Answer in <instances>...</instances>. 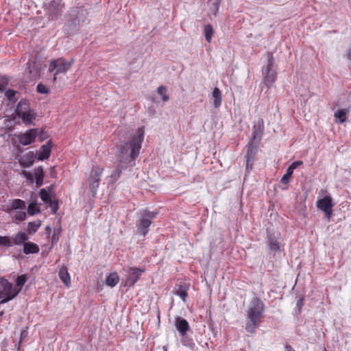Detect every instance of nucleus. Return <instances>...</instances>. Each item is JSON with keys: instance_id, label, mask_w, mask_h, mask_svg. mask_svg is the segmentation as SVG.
Instances as JSON below:
<instances>
[{"instance_id": "41", "label": "nucleus", "mask_w": 351, "mask_h": 351, "mask_svg": "<svg viewBox=\"0 0 351 351\" xmlns=\"http://www.w3.org/2000/svg\"><path fill=\"white\" fill-rule=\"evenodd\" d=\"M14 218L20 221H24L26 218V213L24 210H20L16 213Z\"/></svg>"}, {"instance_id": "3", "label": "nucleus", "mask_w": 351, "mask_h": 351, "mask_svg": "<svg viewBox=\"0 0 351 351\" xmlns=\"http://www.w3.org/2000/svg\"><path fill=\"white\" fill-rule=\"evenodd\" d=\"M20 292V289L13 287L8 280L0 278V304L8 302L14 299Z\"/></svg>"}, {"instance_id": "38", "label": "nucleus", "mask_w": 351, "mask_h": 351, "mask_svg": "<svg viewBox=\"0 0 351 351\" xmlns=\"http://www.w3.org/2000/svg\"><path fill=\"white\" fill-rule=\"evenodd\" d=\"M158 215V212L156 211H149L148 210H145L142 214L145 217H147L151 221L152 219H154Z\"/></svg>"}, {"instance_id": "20", "label": "nucleus", "mask_w": 351, "mask_h": 351, "mask_svg": "<svg viewBox=\"0 0 351 351\" xmlns=\"http://www.w3.org/2000/svg\"><path fill=\"white\" fill-rule=\"evenodd\" d=\"M39 252V247L32 242H25L23 245V252L25 254H36Z\"/></svg>"}, {"instance_id": "48", "label": "nucleus", "mask_w": 351, "mask_h": 351, "mask_svg": "<svg viewBox=\"0 0 351 351\" xmlns=\"http://www.w3.org/2000/svg\"><path fill=\"white\" fill-rule=\"evenodd\" d=\"M347 57H348V59L351 60V49L348 50V51H347Z\"/></svg>"}, {"instance_id": "51", "label": "nucleus", "mask_w": 351, "mask_h": 351, "mask_svg": "<svg viewBox=\"0 0 351 351\" xmlns=\"http://www.w3.org/2000/svg\"><path fill=\"white\" fill-rule=\"evenodd\" d=\"M324 351H327L326 350H324Z\"/></svg>"}, {"instance_id": "22", "label": "nucleus", "mask_w": 351, "mask_h": 351, "mask_svg": "<svg viewBox=\"0 0 351 351\" xmlns=\"http://www.w3.org/2000/svg\"><path fill=\"white\" fill-rule=\"evenodd\" d=\"M23 122L27 124H31L36 119V114L33 110H28L26 112L23 113L20 117Z\"/></svg>"}, {"instance_id": "16", "label": "nucleus", "mask_w": 351, "mask_h": 351, "mask_svg": "<svg viewBox=\"0 0 351 351\" xmlns=\"http://www.w3.org/2000/svg\"><path fill=\"white\" fill-rule=\"evenodd\" d=\"M175 326L181 335H184L189 330L188 322L181 317H177L176 318Z\"/></svg>"}, {"instance_id": "5", "label": "nucleus", "mask_w": 351, "mask_h": 351, "mask_svg": "<svg viewBox=\"0 0 351 351\" xmlns=\"http://www.w3.org/2000/svg\"><path fill=\"white\" fill-rule=\"evenodd\" d=\"M104 169L99 166L93 167L87 178V182L93 196L97 194Z\"/></svg>"}, {"instance_id": "6", "label": "nucleus", "mask_w": 351, "mask_h": 351, "mask_svg": "<svg viewBox=\"0 0 351 351\" xmlns=\"http://www.w3.org/2000/svg\"><path fill=\"white\" fill-rule=\"evenodd\" d=\"M83 12L84 10L79 8H73L69 11V19L64 26L67 34H70L80 24Z\"/></svg>"}, {"instance_id": "12", "label": "nucleus", "mask_w": 351, "mask_h": 351, "mask_svg": "<svg viewBox=\"0 0 351 351\" xmlns=\"http://www.w3.org/2000/svg\"><path fill=\"white\" fill-rule=\"evenodd\" d=\"M38 134V129H31L19 137V143L23 145H28L33 143Z\"/></svg>"}, {"instance_id": "1", "label": "nucleus", "mask_w": 351, "mask_h": 351, "mask_svg": "<svg viewBox=\"0 0 351 351\" xmlns=\"http://www.w3.org/2000/svg\"><path fill=\"white\" fill-rule=\"evenodd\" d=\"M143 138L144 130L139 128L131 140L117 145L115 154L117 168L110 175V182L114 183L119 178L122 170L135 165V160L139 155Z\"/></svg>"}, {"instance_id": "43", "label": "nucleus", "mask_w": 351, "mask_h": 351, "mask_svg": "<svg viewBox=\"0 0 351 351\" xmlns=\"http://www.w3.org/2000/svg\"><path fill=\"white\" fill-rule=\"evenodd\" d=\"M49 204H50V206L53 210V213H56L58 210V202L51 200V202H49Z\"/></svg>"}, {"instance_id": "15", "label": "nucleus", "mask_w": 351, "mask_h": 351, "mask_svg": "<svg viewBox=\"0 0 351 351\" xmlns=\"http://www.w3.org/2000/svg\"><path fill=\"white\" fill-rule=\"evenodd\" d=\"M51 147L52 143L51 140L47 141L45 145H42L40 149L36 153L38 156V160H44L47 159L50 156Z\"/></svg>"}, {"instance_id": "31", "label": "nucleus", "mask_w": 351, "mask_h": 351, "mask_svg": "<svg viewBox=\"0 0 351 351\" xmlns=\"http://www.w3.org/2000/svg\"><path fill=\"white\" fill-rule=\"evenodd\" d=\"M40 210L37 206V204L35 202H30L27 207V213L30 215H34L35 214L39 213Z\"/></svg>"}, {"instance_id": "50", "label": "nucleus", "mask_w": 351, "mask_h": 351, "mask_svg": "<svg viewBox=\"0 0 351 351\" xmlns=\"http://www.w3.org/2000/svg\"><path fill=\"white\" fill-rule=\"evenodd\" d=\"M215 5H216L217 10L218 9V3H215Z\"/></svg>"}, {"instance_id": "45", "label": "nucleus", "mask_w": 351, "mask_h": 351, "mask_svg": "<svg viewBox=\"0 0 351 351\" xmlns=\"http://www.w3.org/2000/svg\"><path fill=\"white\" fill-rule=\"evenodd\" d=\"M23 175L29 180L33 181L34 180V176L32 173L27 171H22Z\"/></svg>"}, {"instance_id": "19", "label": "nucleus", "mask_w": 351, "mask_h": 351, "mask_svg": "<svg viewBox=\"0 0 351 351\" xmlns=\"http://www.w3.org/2000/svg\"><path fill=\"white\" fill-rule=\"evenodd\" d=\"M264 130L263 120L261 119L258 121V124L254 125L253 131V139L256 143H258L262 137Z\"/></svg>"}, {"instance_id": "21", "label": "nucleus", "mask_w": 351, "mask_h": 351, "mask_svg": "<svg viewBox=\"0 0 351 351\" xmlns=\"http://www.w3.org/2000/svg\"><path fill=\"white\" fill-rule=\"evenodd\" d=\"M212 95L214 99L213 105L215 108H217L221 105V92L218 88L215 87L213 90Z\"/></svg>"}, {"instance_id": "8", "label": "nucleus", "mask_w": 351, "mask_h": 351, "mask_svg": "<svg viewBox=\"0 0 351 351\" xmlns=\"http://www.w3.org/2000/svg\"><path fill=\"white\" fill-rule=\"evenodd\" d=\"M143 269L137 267H129L126 270V276L125 280V286L129 287H133L135 283L139 280L140 277L144 273Z\"/></svg>"}, {"instance_id": "17", "label": "nucleus", "mask_w": 351, "mask_h": 351, "mask_svg": "<svg viewBox=\"0 0 351 351\" xmlns=\"http://www.w3.org/2000/svg\"><path fill=\"white\" fill-rule=\"evenodd\" d=\"M35 154L33 152H29L19 158V163L23 167H29L32 166L34 162Z\"/></svg>"}, {"instance_id": "7", "label": "nucleus", "mask_w": 351, "mask_h": 351, "mask_svg": "<svg viewBox=\"0 0 351 351\" xmlns=\"http://www.w3.org/2000/svg\"><path fill=\"white\" fill-rule=\"evenodd\" d=\"M73 63V59L69 61H67L63 58L53 60L51 61L49 64V71L50 72L55 71V76L60 73H65L71 69Z\"/></svg>"}, {"instance_id": "42", "label": "nucleus", "mask_w": 351, "mask_h": 351, "mask_svg": "<svg viewBox=\"0 0 351 351\" xmlns=\"http://www.w3.org/2000/svg\"><path fill=\"white\" fill-rule=\"evenodd\" d=\"M36 90H37L38 93H42V94H46L48 93L47 88L42 84H38L37 85Z\"/></svg>"}, {"instance_id": "47", "label": "nucleus", "mask_w": 351, "mask_h": 351, "mask_svg": "<svg viewBox=\"0 0 351 351\" xmlns=\"http://www.w3.org/2000/svg\"><path fill=\"white\" fill-rule=\"evenodd\" d=\"M285 351H295V350L293 349V348L291 346L287 345L285 346Z\"/></svg>"}, {"instance_id": "37", "label": "nucleus", "mask_w": 351, "mask_h": 351, "mask_svg": "<svg viewBox=\"0 0 351 351\" xmlns=\"http://www.w3.org/2000/svg\"><path fill=\"white\" fill-rule=\"evenodd\" d=\"M12 245V243L9 237L0 236V246L11 247Z\"/></svg>"}, {"instance_id": "30", "label": "nucleus", "mask_w": 351, "mask_h": 351, "mask_svg": "<svg viewBox=\"0 0 351 351\" xmlns=\"http://www.w3.org/2000/svg\"><path fill=\"white\" fill-rule=\"evenodd\" d=\"M213 32H214L213 28L211 25L208 24V25L204 26V33L206 40L208 43H210L211 42V39H212V36H213Z\"/></svg>"}, {"instance_id": "28", "label": "nucleus", "mask_w": 351, "mask_h": 351, "mask_svg": "<svg viewBox=\"0 0 351 351\" xmlns=\"http://www.w3.org/2000/svg\"><path fill=\"white\" fill-rule=\"evenodd\" d=\"M175 293L177 295L180 296L183 301H186L188 296L186 287L176 285L175 287Z\"/></svg>"}, {"instance_id": "33", "label": "nucleus", "mask_w": 351, "mask_h": 351, "mask_svg": "<svg viewBox=\"0 0 351 351\" xmlns=\"http://www.w3.org/2000/svg\"><path fill=\"white\" fill-rule=\"evenodd\" d=\"M167 88L164 86H160L157 88V93L162 95V100L163 101H167L169 100V96L166 95Z\"/></svg>"}, {"instance_id": "2", "label": "nucleus", "mask_w": 351, "mask_h": 351, "mask_svg": "<svg viewBox=\"0 0 351 351\" xmlns=\"http://www.w3.org/2000/svg\"><path fill=\"white\" fill-rule=\"evenodd\" d=\"M265 305L258 298H253L246 311L245 330L247 332L254 334L260 326L263 316Z\"/></svg>"}, {"instance_id": "23", "label": "nucleus", "mask_w": 351, "mask_h": 351, "mask_svg": "<svg viewBox=\"0 0 351 351\" xmlns=\"http://www.w3.org/2000/svg\"><path fill=\"white\" fill-rule=\"evenodd\" d=\"M28 240V236L25 232H19L13 237V243L15 245H22Z\"/></svg>"}, {"instance_id": "49", "label": "nucleus", "mask_w": 351, "mask_h": 351, "mask_svg": "<svg viewBox=\"0 0 351 351\" xmlns=\"http://www.w3.org/2000/svg\"><path fill=\"white\" fill-rule=\"evenodd\" d=\"M3 315V311L0 312V317H1Z\"/></svg>"}, {"instance_id": "9", "label": "nucleus", "mask_w": 351, "mask_h": 351, "mask_svg": "<svg viewBox=\"0 0 351 351\" xmlns=\"http://www.w3.org/2000/svg\"><path fill=\"white\" fill-rule=\"evenodd\" d=\"M64 8L62 0H51L47 10L49 17L51 20L58 19L62 16Z\"/></svg>"}, {"instance_id": "36", "label": "nucleus", "mask_w": 351, "mask_h": 351, "mask_svg": "<svg viewBox=\"0 0 351 351\" xmlns=\"http://www.w3.org/2000/svg\"><path fill=\"white\" fill-rule=\"evenodd\" d=\"M27 281V278L25 275H21L16 278V285L19 287L17 289H20L21 290L22 287L25 285Z\"/></svg>"}, {"instance_id": "39", "label": "nucleus", "mask_w": 351, "mask_h": 351, "mask_svg": "<svg viewBox=\"0 0 351 351\" xmlns=\"http://www.w3.org/2000/svg\"><path fill=\"white\" fill-rule=\"evenodd\" d=\"M16 93V91L8 89L5 91V95L10 101H14L15 100L14 97Z\"/></svg>"}, {"instance_id": "4", "label": "nucleus", "mask_w": 351, "mask_h": 351, "mask_svg": "<svg viewBox=\"0 0 351 351\" xmlns=\"http://www.w3.org/2000/svg\"><path fill=\"white\" fill-rule=\"evenodd\" d=\"M274 58L272 53H267V59L266 65L263 66L262 72L264 77V83L269 88L272 86L276 77L277 72L274 68Z\"/></svg>"}, {"instance_id": "44", "label": "nucleus", "mask_w": 351, "mask_h": 351, "mask_svg": "<svg viewBox=\"0 0 351 351\" xmlns=\"http://www.w3.org/2000/svg\"><path fill=\"white\" fill-rule=\"evenodd\" d=\"M302 164V161H299V160L295 161L289 167V168L291 169V170H292L293 171V170L295 169H296L298 167H299Z\"/></svg>"}, {"instance_id": "32", "label": "nucleus", "mask_w": 351, "mask_h": 351, "mask_svg": "<svg viewBox=\"0 0 351 351\" xmlns=\"http://www.w3.org/2000/svg\"><path fill=\"white\" fill-rule=\"evenodd\" d=\"M40 226V221L36 222H29L28 223V232L30 234H34Z\"/></svg>"}, {"instance_id": "25", "label": "nucleus", "mask_w": 351, "mask_h": 351, "mask_svg": "<svg viewBox=\"0 0 351 351\" xmlns=\"http://www.w3.org/2000/svg\"><path fill=\"white\" fill-rule=\"evenodd\" d=\"M119 281V277L118 274L115 272L111 273L109 274V276L107 277L106 280V284L110 287H114L117 285V283Z\"/></svg>"}, {"instance_id": "10", "label": "nucleus", "mask_w": 351, "mask_h": 351, "mask_svg": "<svg viewBox=\"0 0 351 351\" xmlns=\"http://www.w3.org/2000/svg\"><path fill=\"white\" fill-rule=\"evenodd\" d=\"M316 205L318 209L324 213L325 216L328 219L331 217L334 204L332 203V197L330 195H326L323 198L318 199L316 202Z\"/></svg>"}, {"instance_id": "11", "label": "nucleus", "mask_w": 351, "mask_h": 351, "mask_svg": "<svg viewBox=\"0 0 351 351\" xmlns=\"http://www.w3.org/2000/svg\"><path fill=\"white\" fill-rule=\"evenodd\" d=\"M257 146L252 143H249L246 147L245 163L246 171L250 172L252 168L255 160V156L257 153Z\"/></svg>"}, {"instance_id": "14", "label": "nucleus", "mask_w": 351, "mask_h": 351, "mask_svg": "<svg viewBox=\"0 0 351 351\" xmlns=\"http://www.w3.org/2000/svg\"><path fill=\"white\" fill-rule=\"evenodd\" d=\"M151 223L152 221H149V219L141 215L139 221L136 223L137 232L145 237L149 231Z\"/></svg>"}, {"instance_id": "29", "label": "nucleus", "mask_w": 351, "mask_h": 351, "mask_svg": "<svg viewBox=\"0 0 351 351\" xmlns=\"http://www.w3.org/2000/svg\"><path fill=\"white\" fill-rule=\"evenodd\" d=\"M36 185L40 186L43 181V169L42 167H38L36 169L34 172Z\"/></svg>"}, {"instance_id": "34", "label": "nucleus", "mask_w": 351, "mask_h": 351, "mask_svg": "<svg viewBox=\"0 0 351 351\" xmlns=\"http://www.w3.org/2000/svg\"><path fill=\"white\" fill-rule=\"evenodd\" d=\"M39 195L40 197L44 202L49 203L51 202V199L50 195L45 189H42L40 191Z\"/></svg>"}, {"instance_id": "27", "label": "nucleus", "mask_w": 351, "mask_h": 351, "mask_svg": "<svg viewBox=\"0 0 351 351\" xmlns=\"http://www.w3.org/2000/svg\"><path fill=\"white\" fill-rule=\"evenodd\" d=\"M59 277L62 282L67 287L70 284V276L66 267H62L59 271Z\"/></svg>"}, {"instance_id": "40", "label": "nucleus", "mask_w": 351, "mask_h": 351, "mask_svg": "<svg viewBox=\"0 0 351 351\" xmlns=\"http://www.w3.org/2000/svg\"><path fill=\"white\" fill-rule=\"evenodd\" d=\"M60 232V229L55 230L53 231V233L51 236V244L53 245H56L58 243V241L59 240Z\"/></svg>"}, {"instance_id": "24", "label": "nucleus", "mask_w": 351, "mask_h": 351, "mask_svg": "<svg viewBox=\"0 0 351 351\" xmlns=\"http://www.w3.org/2000/svg\"><path fill=\"white\" fill-rule=\"evenodd\" d=\"M348 109H340V110H337L335 112V118L336 119V121L337 122H339L341 123H343L346 121V118H347V114L348 113Z\"/></svg>"}, {"instance_id": "13", "label": "nucleus", "mask_w": 351, "mask_h": 351, "mask_svg": "<svg viewBox=\"0 0 351 351\" xmlns=\"http://www.w3.org/2000/svg\"><path fill=\"white\" fill-rule=\"evenodd\" d=\"M279 234L278 232L272 233L267 232L266 243L269 250L274 252L280 250V244L278 242Z\"/></svg>"}, {"instance_id": "46", "label": "nucleus", "mask_w": 351, "mask_h": 351, "mask_svg": "<svg viewBox=\"0 0 351 351\" xmlns=\"http://www.w3.org/2000/svg\"><path fill=\"white\" fill-rule=\"evenodd\" d=\"M303 304H304V298H301L297 301V303H296V307H297L299 313L300 312L302 307L303 306Z\"/></svg>"}, {"instance_id": "26", "label": "nucleus", "mask_w": 351, "mask_h": 351, "mask_svg": "<svg viewBox=\"0 0 351 351\" xmlns=\"http://www.w3.org/2000/svg\"><path fill=\"white\" fill-rule=\"evenodd\" d=\"M28 105L26 101H21L16 106L15 109L16 114L19 117H21L23 113L28 110Z\"/></svg>"}, {"instance_id": "35", "label": "nucleus", "mask_w": 351, "mask_h": 351, "mask_svg": "<svg viewBox=\"0 0 351 351\" xmlns=\"http://www.w3.org/2000/svg\"><path fill=\"white\" fill-rule=\"evenodd\" d=\"M293 172V171L288 167L286 171V173L281 178V182L285 184H287L289 182L290 178L291 177Z\"/></svg>"}, {"instance_id": "18", "label": "nucleus", "mask_w": 351, "mask_h": 351, "mask_svg": "<svg viewBox=\"0 0 351 351\" xmlns=\"http://www.w3.org/2000/svg\"><path fill=\"white\" fill-rule=\"evenodd\" d=\"M8 210H25L26 208L25 202L20 199H14L7 205Z\"/></svg>"}]
</instances>
